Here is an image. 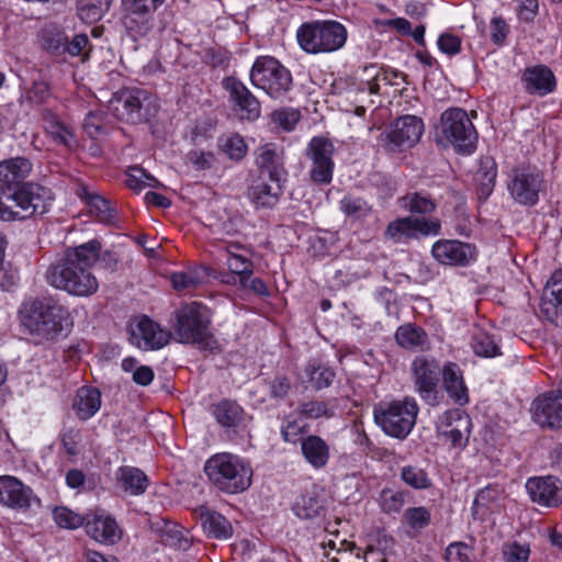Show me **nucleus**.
I'll list each match as a JSON object with an SVG mask.
<instances>
[{"instance_id": "bf43d9fd", "label": "nucleus", "mask_w": 562, "mask_h": 562, "mask_svg": "<svg viewBox=\"0 0 562 562\" xmlns=\"http://www.w3.org/2000/svg\"><path fill=\"white\" fill-rule=\"evenodd\" d=\"M67 40L63 32H46L43 36V46L53 54L61 55L66 53Z\"/></svg>"}, {"instance_id": "58836bf2", "label": "nucleus", "mask_w": 562, "mask_h": 562, "mask_svg": "<svg viewBox=\"0 0 562 562\" xmlns=\"http://www.w3.org/2000/svg\"><path fill=\"white\" fill-rule=\"evenodd\" d=\"M297 413L306 419L333 418L335 406L330 401L311 400L299 403Z\"/></svg>"}, {"instance_id": "864d4df0", "label": "nucleus", "mask_w": 562, "mask_h": 562, "mask_svg": "<svg viewBox=\"0 0 562 562\" xmlns=\"http://www.w3.org/2000/svg\"><path fill=\"white\" fill-rule=\"evenodd\" d=\"M90 40L87 34L79 33L72 37L71 41L67 40L66 53L72 57L81 56L82 60L88 59L91 52Z\"/></svg>"}, {"instance_id": "c9c22d12", "label": "nucleus", "mask_w": 562, "mask_h": 562, "mask_svg": "<svg viewBox=\"0 0 562 562\" xmlns=\"http://www.w3.org/2000/svg\"><path fill=\"white\" fill-rule=\"evenodd\" d=\"M115 475L121 487L131 495L143 494L148 486L147 475L138 468L124 465Z\"/></svg>"}, {"instance_id": "bb28decb", "label": "nucleus", "mask_w": 562, "mask_h": 562, "mask_svg": "<svg viewBox=\"0 0 562 562\" xmlns=\"http://www.w3.org/2000/svg\"><path fill=\"white\" fill-rule=\"evenodd\" d=\"M210 278H217L215 270L206 265H199L186 271L172 273L171 283L177 291H189L207 282Z\"/></svg>"}, {"instance_id": "603ef678", "label": "nucleus", "mask_w": 562, "mask_h": 562, "mask_svg": "<svg viewBox=\"0 0 562 562\" xmlns=\"http://www.w3.org/2000/svg\"><path fill=\"white\" fill-rule=\"evenodd\" d=\"M334 161L312 162L310 178L316 184H329L334 173Z\"/></svg>"}, {"instance_id": "39448f33", "label": "nucleus", "mask_w": 562, "mask_h": 562, "mask_svg": "<svg viewBox=\"0 0 562 562\" xmlns=\"http://www.w3.org/2000/svg\"><path fill=\"white\" fill-rule=\"evenodd\" d=\"M204 472L217 490L227 494L241 493L251 484V467L232 453L212 456L205 462Z\"/></svg>"}, {"instance_id": "c85d7f7f", "label": "nucleus", "mask_w": 562, "mask_h": 562, "mask_svg": "<svg viewBox=\"0 0 562 562\" xmlns=\"http://www.w3.org/2000/svg\"><path fill=\"white\" fill-rule=\"evenodd\" d=\"M301 451L306 462L316 470L325 468L329 461V446L317 435L304 437L301 442Z\"/></svg>"}, {"instance_id": "423d86ee", "label": "nucleus", "mask_w": 562, "mask_h": 562, "mask_svg": "<svg viewBox=\"0 0 562 562\" xmlns=\"http://www.w3.org/2000/svg\"><path fill=\"white\" fill-rule=\"evenodd\" d=\"M435 139L443 147L452 146L458 153L471 154L476 146L477 132L465 110L450 108L440 116Z\"/></svg>"}, {"instance_id": "a18cd8bd", "label": "nucleus", "mask_w": 562, "mask_h": 562, "mask_svg": "<svg viewBox=\"0 0 562 562\" xmlns=\"http://www.w3.org/2000/svg\"><path fill=\"white\" fill-rule=\"evenodd\" d=\"M431 255L438 262L449 266H465L473 258L463 248H431Z\"/></svg>"}, {"instance_id": "49530a36", "label": "nucleus", "mask_w": 562, "mask_h": 562, "mask_svg": "<svg viewBox=\"0 0 562 562\" xmlns=\"http://www.w3.org/2000/svg\"><path fill=\"white\" fill-rule=\"evenodd\" d=\"M306 372L312 386L316 390L330 386L336 375L333 369L321 363H310Z\"/></svg>"}, {"instance_id": "2eb2a0df", "label": "nucleus", "mask_w": 562, "mask_h": 562, "mask_svg": "<svg viewBox=\"0 0 562 562\" xmlns=\"http://www.w3.org/2000/svg\"><path fill=\"white\" fill-rule=\"evenodd\" d=\"M128 341L143 350H157L171 339V331L161 328L148 316L135 317L127 326Z\"/></svg>"}, {"instance_id": "cd10ccee", "label": "nucleus", "mask_w": 562, "mask_h": 562, "mask_svg": "<svg viewBox=\"0 0 562 562\" xmlns=\"http://www.w3.org/2000/svg\"><path fill=\"white\" fill-rule=\"evenodd\" d=\"M441 378L445 390L457 404L464 405L469 402L468 389L460 367L454 362H447L442 367Z\"/></svg>"}, {"instance_id": "0eeeda50", "label": "nucleus", "mask_w": 562, "mask_h": 562, "mask_svg": "<svg viewBox=\"0 0 562 562\" xmlns=\"http://www.w3.org/2000/svg\"><path fill=\"white\" fill-rule=\"evenodd\" d=\"M296 37L302 49L307 53H330L344 46L347 30L336 21H314L302 24Z\"/></svg>"}, {"instance_id": "5fc2aeb1", "label": "nucleus", "mask_w": 562, "mask_h": 562, "mask_svg": "<svg viewBox=\"0 0 562 562\" xmlns=\"http://www.w3.org/2000/svg\"><path fill=\"white\" fill-rule=\"evenodd\" d=\"M105 116L102 112H89L83 121V131L91 138H99L105 134Z\"/></svg>"}, {"instance_id": "4468645a", "label": "nucleus", "mask_w": 562, "mask_h": 562, "mask_svg": "<svg viewBox=\"0 0 562 562\" xmlns=\"http://www.w3.org/2000/svg\"><path fill=\"white\" fill-rule=\"evenodd\" d=\"M441 231V222L436 217L406 216L391 222L385 234L394 243H406L420 236H438Z\"/></svg>"}, {"instance_id": "9b49d317", "label": "nucleus", "mask_w": 562, "mask_h": 562, "mask_svg": "<svg viewBox=\"0 0 562 562\" xmlns=\"http://www.w3.org/2000/svg\"><path fill=\"white\" fill-rule=\"evenodd\" d=\"M543 184V175L536 167L518 166L508 175L507 190L518 204L533 206L539 201V192Z\"/></svg>"}, {"instance_id": "7c9ffc66", "label": "nucleus", "mask_w": 562, "mask_h": 562, "mask_svg": "<svg viewBox=\"0 0 562 562\" xmlns=\"http://www.w3.org/2000/svg\"><path fill=\"white\" fill-rule=\"evenodd\" d=\"M324 498L315 487L302 493L293 504L294 514L301 519H314L323 515L325 505Z\"/></svg>"}, {"instance_id": "79ce46f5", "label": "nucleus", "mask_w": 562, "mask_h": 562, "mask_svg": "<svg viewBox=\"0 0 562 562\" xmlns=\"http://www.w3.org/2000/svg\"><path fill=\"white\" fill-rule=\"evenodd\" d=\"M112 0H78V14L86 22L99 21L110 9Z\"/></svg>"}, {"instance_id": "6e6d98bb", "label": "nucleus", "mask_w": 562, "mask_h": 562, "mask_svg": "<svg viewBox=\"0 0 562 562\" xmlns=\"http://www.w3.org/2000/svg\"><path fill=\"white\" fill-rule=\"evenodd\" d=\"M272 121L284 131H292L300 121L301 114L297 110L283 108L272 112Z\"/></svg>"}, {"instance_id": "5701e85b", "label": "nucleus", "mask_w": 562, "mask_h": 562, "mask_svg": "<svg viewBox=\"0 0 562 562\" xmlns=\"http://www.w3.org/2000/svg\"><path fill=\"white\" fill-rule=\"evenodd\" d=\"M281 179L259 176L249 188V198L257 207L271 209L282 194Z\"/></svg>"}, {"instance_id": "09e8293b", "label": "nucleus", "mask_w": 562, "mask_h": 562, "mask_svg": "<svg viewBox=\"0 0 562 562\" xmlns=\"http://www.w3.org/2000/svg\"><path fill=\"white\" fill-rule=\"evenodd\" d=\"M403 520L411 529L419 531L430 524L431 515L424 506L408 507L403 514Z\"/></svg>"}, {"instance_id": "4c0bfd02", "label": "nucleus", "mask_w": 562, "mask_h": 562, "mask_svg": "<svg viewBox=\"0 0 562 562\" xmlns=\"http://www.w3.org/2000/svg\"><path fill=\"white\" fill-rule=\"evenodd\" d=\"M395 339L401 347L409 350H424L428 342L426 331L414 324L400 326L395 333Z\"/></svg>"}, {"instance_id": "dca6fc26", "label": "nucleus", "mask_w": 562, "mask_h": 562, "mask_svg": "<svg viewBox=\"0 0 562 562\" xmlns=\"http://www.w3.org/2000/svg\"><path fill=\"white\" fill-rule=\"evenodd\" d=\"M0 505L18 512H27L41 499L32 487L13 475L0 476Z\"/></svg>"}, {"instance_id": "13d9d810", "label": "nucleus", "mask_w": 562, "mask_h": 562, "mask_svg": "<svg viewBox=\"0 0 562 562\" xmlns=\"http://www.w3.org/2000/svg\"><path fill=\"white\" fill-rule=\"evenodd\" d=\"M223 151L233 160L243 159L248 150V147L240 135L229 136L222 145Z\"/></svg>"}, {"instance_id": "4d7b16f0", "label": "nucleus", "mask_w": 562, "mask_h": 562, "mask_svg": "<svg viewBox=\"0 0 562 562\" xmlns=\"http://www.w3.org/2000/svg\"><path fill=\"white\" fill-rule=\"evenodd\" d=\"M404 502L405 498L402 492L384 488L380 494L381 507L383 512L387 514L398 513L402 509Z\"/></svg>"}, {"instance_id": "f3484780", "label": "nucleus", "mask_w": 562, "mask_h": 562, "mask_svg": "<svg viewBox=\"0 0 562 562\" xmlns=\"http://www.w3.org/2000/svg\"><path fill=\"white\" fill-rule=\"evenodd\" d=\"M525 486L531 502L540 507L557 508L562 504V482L557 476H533Z\"/></svg>"}, {"instance_id": "6e6552de", "label": "nucleus", "mask_w": 562, "mask_h": 562, "mask_svg": "<svg viewBox=\"0 0 562 562\" xmlns=\"http://www.w3.org/2000/svg\"><path fill=\"white\" fill-rule=\"evenodd\" d=\"M419 408L413 397L403 401L380 403L374 408V420L382 430L394 438H406L415 423Z\"/></svg>"}, {"instance_id": "37998d69", "label": "nucleus", "mask_w": 562, "mask_h": 562, "mask_svg": "<svg viewBox=\"0 0 562 562\" xmlns=\"http://www.w3.org/2000/svg\"><path fill=\"white\" fill-rule=\"evenodd\" d=\"M334 145L323 136L313 137L306 148V156L312 162L334 161Z\"/></svg>"}, {"instance_id": "6ab92c4d", "label": "nucleus", "mask_w": 562, "mask_h": 562, "mask_svg": "<svg viewBox=\"0 0 562 562\" xmlns=\"http://www.w3.org/2000/svg\"><path fill=\"white\" fill-rule=\"evenodd\" d=\"M223 87L241 120L255 121L260 116V102L240 80L226 77L223 79Z\"/></svg>"}, {"instance_id": "f03ea898", "label": "nucleus", "mask_w": 562, "mask_h": 562, "mask_svg": "<svg viewBox=\"0 0 562 562\" xmlns=\"http://www.w3.org/2000/svg\"><path fill=\"white\" fill-rule=\"evenodd\" d=\"M211 314L199 302L182 304L173 313L172 331L180 344L196 345L201 350L220 351V344L210 330Z\"/></svg>"}, {"instance_id": "69168bd1", "label": "nucleus", "mask_w": 562, "mask_h": 562, "mask_svg": "<svg viewBox=\"0 0 562 562\" xmlns=\"http://www.w3.org/2000/svg\"><path fill=\"white\" fill-rule=\"evenodd\" d=\"M188 161L196 170H206L212 167L214 155L210 151L191 150L187 155Z\"/></svg>"}, {"instance_id": "20e7f679", "label": "nucleus", "mask_w": 562, "mask_h": 562, "mask_svg": "<svg viewBox=\"0 0 562 562\" xmlns=\"http://www.w3.org/2000/svg\"><path fill=\"white\" fill-rule=\"evenodd\" d=\"M50 191L37 183L27 182L21 188L0 187V220L23 221L47 212Z\"/></svg>"}, {"instance_id": "393cba45", "label": "nucleus", "mask_w": 562, "mask_h": 562, "mask_svg": "<svg viewBox=\"0 0 562 562\" xmlns=\"http://www.w3.org/2000/svg\"><path fill=\"white\" fill-rule=\"evenodd\" d=\"M85 528L88 536L102 543L113 544L121 539L119 526L110 516L94 514Z\"/></svg>"}, {"instance_id": "a878e982", "label": "nucleus", "mask_w": 562, "mask_h": 562, "mask_svg": "<svg viewBox=\"0 0 562 562\" xmlns=\"http://www.w3.org/2000/svg\"><path fill=\"white\" fill-rule=\"evenodd\" d=\"M522 80L528 93L546 95L555 88V78L550 68L543 65L529 67L524 71Z\"/></svg>"}, {"instance_id": "aec40b11", "label": "nucleus", "mask_w": 562, "mask_h": 562, "mask_svg": "<svg viewBox=\"0 0 562 562\" xmlns=\"http://www.w3.org/2000/svg\"><path fill=\"white\" fill-rule=\"evenodd\" d=\"M471 428V418L459 409H449L439 416L437 430L452 447H464Z\"/></svg>"}, {"instance_id": "7ed1b4c3", "label": "nucleus", "mask_w": 562, "mask_h": 562, "mask_svg": "<svg viewBox=\"0 0 562 562\" xmlns=\"http://www.w3.org/2000/svg\"><path fill=\"white\" fill-rule=\"evenodd\" d=\"M21 324L36 342L55 340L68 326L69 314L50 299H34L20 308Z\"/></svg>"}, {"instance_id": "a211bd4d", "label": "nucleus", "mask_w": 562, "mask_h": 562, "mask_svg": "<svg viewBox=\"0 0 562 562\" xmlns=\"http://www.w3.org/2000/svg\"><path fill=\"white\" fill-rule=\"evenodd\" d=\"M121 22L134 41L145 37L154 27V12L131 0H121Z\"/></svg>"}, {"instance_id": "b1692460", "label": "nucleus", "mask_w": 562, "mask_h": 562, "mask_svg": "<svg viewBox=\"0 0 562 562\" xmlns=\"http://www.w3.org/2000/svg\"><path fill=\"white\" fill-rule=\"evenodd\" d=\"M32 171V164L24 157L0 161V187L21 188Z\"/></svg>"}, {"instance_id": "f8f14e48", "label": "nucleus", "mask_w": 562, "mask_h": 562, "mask_svg": "<svg viewBox=\"0 0 562 562\" xmlns=\"http://www.w3.org/2000/svg\"><path fill=\"white\" fill-rule=\"evenodd\" d=\"M424 133V122L416 115L396 119L379 137V143L389 151H398L415 146Z\"/></svg>"}, {"instance_id": "052dcab7", "label": "nucleus", "mask_w": 562, "mask_h": 562, "mask_svg": "<svg viewBox=\"0 0 562 562\" xmlns=\"http://www.w3.org/2000/svg\"><path fill=\"white\" fill-rule=\"evenodd\" d=\"M306 427L299 424L295 419L286 418L281 427V436L284 441L296 443L302 442Z\"/></svg>"}, {"instance_id": "0e129e2a", "label": "nucleus", "mask_w": 562, "mask_h": 562, "mask_svg": "<svg viewBox=\"0 0 562 562\" xmlns=\"http://www.w3.org/2000/svg\"><path fill=\"white\" fill-rule=\"evenodd\" d=\"M502 495L503 490L498 485H487L479 491L474 499V505L488 507L491 504L497 503Z\"/></svg>"}, {"instance_id": "338daca9", "label": "nucleus", "mask_w": 562, "mask_h": 562, "mask_svg": "<svg viewBox=\"0 0 562 562\" xmlns=\"http://www.w3.org/2000/svg\"><path fill=\"white\" fill-rule=\"evenodd\" d=\"M439 49L448 55H456L461 49V40L451 33H442L438 38Z\"/></svg>"}, {"instance_id": "e2e57ef3", "label": "nucleus", "mask_w": 562, "mask_h": 562, "mask_svg": "<svg viewBox=\"0 0 562 562\" xmlns=\"http://www.w3.org/2000/svg\"><path fill=\"white\" fill-rule=\"evenodd\" d=\"M472 550L463 542L451 543L446 550L447 562H471Z\"/></svg>"}, {"instance_id": "e433bc0d", "label": "nucleus", "mask_w": 562, "mask_h": 562, "mask_svg": "<svg viewBox=\"0 0 562 562\" xmlns=\"http://www.w3.org/2000/svg\"><path fill=\"white\" fill-rule=\"evenodd\" d=\"M201 522L204 531L215 539H227L233 535L232 524L220 513L201 509Z\"/></svg>"}, {"instance_id": "f257e3e1", "label": "nucleus", "mask_w": 562, "mask_h": 562, "mask_svg": "<svg viewBox=\"0 0 562 562\" xmlns=\"http://www.w3.org/2000/svg\"><path fill=\"white\" fill-rule=\"evenodd\" d=\"M100 249L67 248L65 256L48 268L47 281L54 288L75 296L93 295L99 289V282L90 268L98 261L97 250Z\"/></svg>"}, {"instance_id": "412c9836", "label": "nucleus", "mask_w": 562, "mask_h": 562, "mask_svg": "<svg viewBox=\"0 0 562 562\" xmlns=\"http://www.w3.org/2000/svg\"><path fill=\"white\" fill-rule=\"evenodd\" d=\"M540 312L551 323H562V269L554 271L548 280L541 296Z\"/></svg>"}, {"instance_id": "a19ab883", "label": "nucleus", "mask_w": 562, "mask_h": 562, "mask_svg": "<svg viewBox=\"0 0 562 562\" xmlns=\"http://www.w3.org/2000/svg\"><path fill=\"white\" fill-rule=\"evenodd\" d=\"M401 480L415 490H426L431 486V480L423 468L416 464H407L401 468Z\"/></svg>"}, {"instance_id": "680f3d73", "label": "nucleus", "mask_w": 562, "mask_h": 562, "mask_svg": "<svg viewBox=\"0 0 562 562\" xmlns=\"http://www.w3.org/2000/svg\"><path fill=\"white\" fill-rule=\"evenodd\" d=\"M505 562H527L530 555L528 544L513 542L506 544L503 550Z\"/></svg>"}, {"instance_id": "3c124183", "label": "nucleus", "mask_w": 562, "mask_h": 562, "mask_svg": "<svg viewBox=\"0 0 562 562\" xmlns=\"http://www.w3.org/2000/svg\"><path fill=\"white\" fill-rule=\"evenodd\" d=\"M55 522L67 529H76L83 525L85 519L67 507H56L53 512Z\"/></svg>"}, {"instance_id": "c03bdc74", "label": "nucleus", "mask_w": 562, "mask_h": 562, "mask_svg": "<svg viewBox=\"0 0 562 562\" xmlns=\"http://www.w3.org/2000/svg\"><path fill=\"white\" fill-rule=\"evenodd\" d=\"M471 346L474 353L480 357L492 358L501 355L494 336L483 330H477L473 334Z\"/></svg>"}, {"instance_id": "774afa93", "label": "nucleus", "mask_w": 562, "mask_h": 562, "mask_svg": "<svg viewBox=\"0 0 562 562\" xmlns=\"http://www.w3.org/2000/svg\"><path fill=\"white\" fill-rule=\"evenodd\" d=\"M509 27L506 21L501 16L491 20V38L494 44L502 45L508 34Z\"/></svg>"}, {"instance_id": "473e14b6", "label": "nucleus", "mask_w": 562, "mask_h": 562, "mask_svg": "<svg viewBox=\"0 0 562 562\" xmlns=\"http://www.w3.org/2000/svg\"><path fill=\"white\" fill-rule=\"evenodd\" d=\"M100 406L101 393L98 389L83 386L77 391L72 407L79 419L91 418L100 409Z\"/></svg>"}, {"instance_id": "1a4fd4ad", "label": "nucleus", "mask_w": 562, "mask_h": 562, "mask_svg": "<svg viewBox=\"0 0 562 562\" xmlns=\"http://www.w3.org/2000/svg\"><path fill=\"white\" fill-rule=\"evenodd\" d=\"M250 81L271 98L279 99L290 91L292 76L274 57L260 56L250 70Z\"/></svg>"}, {"instance_id": "de8ad7c7", "label": "nucleus", "mask_w": 562, "mask_h": 562, "mask_svg": "<svg viewBox=\"0 0 562 562\" xmlns=\"http://www.w3.org/2000/svg\"><path fill=\"white\" fill-rule=\"evenodd\" d=\"M227 267L232 273L239 276L241 286H246L248 278L252 274V262L243 255L229 252Z\"/></svg>"}, {"instance_id": "72a5a7b5", "label": "nucleus", "mask_w": 562, "mask_h": 562, "mask_svg": "<svg viewBox=\"0 0 562 562\" xmlns=\"http://www.w3.org/2000/svg\"><path fill=\"white\" fill-rule=\"evenodd\" d=\"M80 196L86 200L90 213L95 216L98 221L108 225L117 222V212L105 198L98 193L89 192L87 188L81 189Z\"/></svg>"}, {"instance_id": "4be33fe9", "label": "nucleus", "mask_w": 562, "mask_h": 562, "mask_svg": "<svg viewBox=\"0 0 562 562\" xmlns=\"http://www.w3.org/2000/svg\"><path fill=\"white\" fill-rule=\"evenodd\" d=\"M533 419L541 427H562V404L558 396L543 394L538 396L531 406Z\"/></svg>"}, {"instance_id": "ddd939ff", "label": "nucleus", "mask_w": 562, "mask_h": 562, "mask_svg": "<svg viewBox=\"0 0 562 562\" xmlns=\"http://www.w3.org/2000/svg\"><path fill=\"white\" fill-rule=\"evenodd\" d=\"M411 379L420 398L429 404L437 401L442 367L434 357L418 356L411 363Z\"/></svg>"}, {"instance_id": "2f4dec72", "label": "nucleus", "mask_w": 562, "mask_h": 562, "mask_svg": "<svg viewBox=\"0 0 562 562\" xmlns=\"http://www.w3.org/2000/svg\"><path fill=\"white\" fill-rule=\"evenodd\" d=\"M216 422L224 428H237L245 416L244 408L235 401L224 398L211 406Z\"/></svg>"}, {"instance_id": "8fccbe9b", "label": "nucleus", "mask_w": 562, "mask_h": 562, "mask_svg": "<svg viewBox=\"0 0 562 562\" xmlns=\"http://www.w3.org/2000/svg\"><path fill=\"white\" fill-rule=\"evenodd\" d=\"M341 211L348 216L360 218L366 216L371 207L362 198L348 195L340 201Z\"/></svg>"}, {"instance_id": "9d476101", "label": "nucleus", "mask_w": 562, "mask_h": 562, "mask_svg": "<svg viewBox=\"0 0 562 562\" xmlns=\"http://www.w3.org/2000/svg\"><path fill=\"white\" fill-rule=\"evenodd\" d=\"M151 95L139 88H123L113 93L109 111L121 122L139 124L150 116Z\"/></svg>"}, {"instance_id": "f704fd0d", "label": "nucleus", "mask_w": 562, "mask_h": 562, "mask_svg": "<svg viewBox=\"0 0 562 562\" xmlns=\"http://www.w3.org/2000/svg\"><path fill=\"white\" fill-rule=\"evenodd\" d=\"M256 164L260 170L259 176H266L268 179L282 178V161L280 155L271 144L258 148Z\"/></svg>"}, {"instance_id": "ea45409f", "label": "nucleus", "mask_w": 562, "mask_h": 562, "mask_svg": "<svg viewBox=\"0 0 562 562\" xmlns=\"http://www.w3.org/2000/svg\"><path fill=\"white\" fill-rule=\"evenodd\" d=\"M398 201L403 209L416 214H430L437 207L430 195L423 192H408Z\"/></svg>"}, {"instance_id": "c756f323", "label": "nucleus", "mask_w": 562, "mask_h": 562, "mask_svg": "<svg viewBox=\"0 0 562 562\" xmlns=\"http://www.w3.org/2000/svg\"><path fill=\"white\" fill-rule=\"evenodd\" d=\"M44 128L55 143L71 148L76 140L70 125L63 122L58 115L49 109L42 110Z\"/></svg>"}]
</instances>
